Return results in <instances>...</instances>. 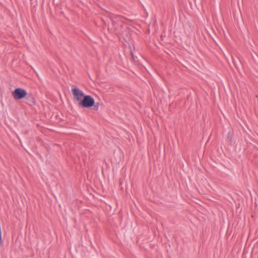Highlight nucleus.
<instances>
[{"mask_svg":"<svg viewBox=\"0 0 258 258\" xmlns=\"http://www.w3.org/2000/svg\"><path fill=\"white\" fill-rule=\"evenodd\" d=\"M227 139L229 140L230 141H231L232 139V137L231 136L230 133H228L227 134Z\"/></svg>","mask_w":258,"mask_h":258,"instance_id":"nucleus-5","label":"nucleus"},{"mask_svg":"<svg viewBox=\"0 0 258 258\" xmlns=\"http://www.w3.org/2000/svg\"><path fill=\"white\" fill-rule=\"evenodd\" d=\"M131 55H132V58L134 60V59H135V58H134V55H133V53H132V51L131 52Z\"/></svg>","mask_w":258,"mask_h":258,"instance_id":"nucleus-7","label":"nucleus"},{"mask_svg":"<svg viewBox=\"0 0 258 258\" xmlns=\"http://www.w3.org/2000/svg\"><path fill=\"white\" fill-rule=\"evenodd\" d=\"M2 243V231H0V244Z\"/></svg>","mask_w":258,"mask_h":258,"instance_id":"nucleus-6","label":"nucleus"},{"mask_svg":"<svg viewBox=\"0 0 258 258\" xmlns=\"http://www.w3.org/2000/svg\"><path fill=\"white\" fill-rule=\"evenodd\" d=\"M78 106L86 108L93 107V110L97 111L99 109V103H95L94 99L91 96L86 95L80 101Z\"/></svg>","mask_w":258,"mask_h":258,"instance_id":"nucleus-1","label":"nucleus"},{"mask_svg":"<svg viewBox=\"0 0 258 258\" xmlns=\"http://www.w3.org/2000/svg\"><path fill=\"white\" fill-rule=\"evenodd\" d=\"M27 95V93L26 90L21 88H16L12 92V96L13 98L16 100H19L24 98L25 97H26Z\"/></svg>","mask_w":258,"mask_h":258,"instance_id":"nucleus-2","label":"nucleus"},{"mask_svg":"<svg viewBox=\"0 0 258 258\" xmlns=\"http://www.w3.org/2000/svg\"><path fill=\"white\" fill-rule=\"evenodd\" d=\"M72 92L74 96V100L77 101L78 104L82 98H83L84 96L86 95L81 90L74 85L73 86Z\"/></svg>","mask_w":258,"mask_h":258,"instance_id":"nucleus-3","label":"nucleus"},{"mask_svg":"<svg viewBox=\"0 0 258 258\" xmlns=\"http://www.w3.org/2000/svg\"><path fill=\"white\" fill-rule=\"evenodd\" d=\"M24 98H25L26 104L30 106L34 105L36 103L35 98L34 97L33 95H32L31 93H27L26 97H25Z\"/></svg>","mask_w":258,"mask_h":258,"instance_id":"nucleus-4","label":"nucleus"}]
</instances>
